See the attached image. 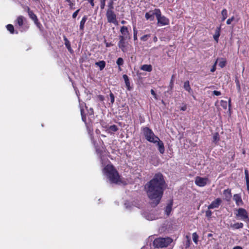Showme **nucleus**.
Instances as JSON below:
<instances>
[{
	"label": "nucleus",
	"instance_id": "1",
	"mask_svg": "<svg viewBox=\"0 0 249 249\" xmlns=\"http://www.w3.org/2000/svg\"><path fill=\"white\" fill-rule=\"evenodd\" d=\"M165 187V181L161 173L156 174L145 185L144 189L152 206L155 207L160 203Z\"/></svg>",
	"mask_w": 249,
	"mask_h": 249
},
{
	"label": "nucleus",
	"instance_id": "2",
	"mask_svg": "<svg viewBox=\"0 0 249 249\" xmlns=\"http://www.w3.org/2000/svg\"><path fill=\"white\" fill-rule=\"evenodd\" d=\"M104 174L112 183L120 184L121 182L118 172L112 165H107L103 170Z\"/></svg>",
	"mask_w": 249,
	"mask_h": 249
},
{
	"label": "nucleus",
	"instance_id": "3",
	"mask_svg": "<svg viewBox=\"0 0 249 249\" xmlns=\"http://www.w3.org/2000/svg\"><path fill=\"white\" fill-rule=\"evenodd\" d=\"M142 132L145 139L150 142L156 143V142L159 140V137L156 136L153 131L149 127H143L142 128Z\"/></svg>",
	"mask_w": 249,
	"mask_h": 249
},
{
	"label": "nucleus",
	"instance_id": "4",
	"mask_svg": "<svg viewBox=\"0 0 249 249\" xmlns=\"http://www.w3.org/2000/svg\"><path fill=\"white\" fill-rule=\"evenodd\" d=\"M170 238H159L154 240L153 245L156 248H164L167 247L171 242Z\"/></svg>",
	"mask_w": 249,
	"mask_h": 249
},
{
	"label": "nucleus",
	"instance_id": "5",
	"mask_svg": "<svg viewBox=\"0 0 249 249\" xmlns=\"http://www.w3.org/2000/svg\"><path fill=\"white\" fill-rule=\"evenodd\" d=\"M155 14L158 25L160 26H165L169 24V19L165 16L161 15L160 9L156 10Z\"/></svg>",
	"mask_w": 249,
	"mask_h": 249
},
{
	"label": "nucleus",
	"instance_id": "6",
	"mask_svg": "<svg viewBox=\"0 0 249 249\" xmlns=\"http://www.w3.org/2000/svg\"><path fill=\"white\" fill-rule=\"evenodd\" d=\"M235 215L238 219L244 221H249V218L247 211L244 208H239L237 210Z\"/></svg>",
	"mask_w": 249,
	"mask_h": 249
},
{
	"label": "nucleus",
	"instance_id": "7",
	"mask_svg": "<svg viewBox=\"0 0 249 249\" xmlns=\"http://www.w3.org/2000/svg\"><path fill=\"white\" fill-rule=\"evenodd\" d=\"M106 16L108 22L112 23L117 25L118 23L116 19V16L113 10H107Z\"/></svg>",
	"mask_w": 249,
	"mask_h": 249
},
{
	"label": "nucleus",
	"instance_id": "8",
	"mask_svg": "<svg viewBox=\"0 0 249 249\" xmlns=\"http://www.w3.org/2000/svg\"><path fill=\"white\" fill-rule=\"evenodd\" d=\"M127 36H120L119 42L118 43V46L121 49L123 52H126L127 51V42H125V39Z\"/></svg>",
	"mask_w": 249,
	"mask_h": 249
},
{
	"label": "nucleus",
	"instance_id": "9",
	"mask_svg": "<svg viewBox=\"0 0 249 249\" xmlns=\"http://www.w3.org/2000/svg\"><path fill=\"white\" fill-rule=\"evenodd\" d=\"M195 181L197 186L199 187H204L207 184L208 181V179L206 178H202L197 176L195 178Z\"/></svg>",
	"mask_w": 249,
	"mask_h": 249
},
{
	"label": "nucleus",
	"instance_id": "10",
	"mask_svg": "<svg viewBox=\"0 0 249 249\" xmlns=\"http://www.w3.org/2000/svg\"><path fill=\"white\" fill-rule=\"evenodd\" d=\"M27 11L28 13V15L30 18H31L35 22V23L38 26L39 24L38 22V20L36 16L33 13L32 11L30 10V9L29 7H27Z\"/></svg>",
	"mask_w": 249,
	"mask_h": 249
},
{
	"label": "nucleus",
	"instance_id": "11",
	"mask_svg": "<svg viewBox=\"0 0 249 249\" xmlns=\"http://www.w3.org/2000/svg\"><path fill=\"white\" fill-rule=\"evenodd\" d=\"M160 9H155L153 11H150L145 13V18L146 19H150L152 21L154 19V16H156V11L159 10Z\"/></svg>",
	"mask_w": 249,
	"mask_h": 249
},
{
	"label": "nucleus",
	"instance_id": "12",
	"mask_svg": "<svg viewBox=\"0 0 249 249\" xmlns=\"http://www.w3.org/2000/svg\"><path fill=\"white\" fill-rule=\"evenodd\" d=\"M221 203V200L219 198H217L215 200L213 201L211 204L208 206L209 209H212L217 208L219 207Z\"/></svg>",
	"mask_w": 249,
	"mask_h": 249
},
{
	"label": "nucleus",
	"instance_id": "13",
	"mask_svg": "<svg viewBox=\"0 0 249 249\" xmlns=\"http://www.w3.org/2000/svg\"><path fill=\"white\" fill-rule=\"evenodd\" d=\"M156 143L157 146H158V150L160 154H163L165 151V148L164 146L163 142L160 140L159 138V140L156 142Z\"/></svg>",
	"mask_w": 249,
	"mask_h": 249
},
{
	"label": "nucleus",
	"instance_id": "14",
	"mask_svg": "<svg viewBox=\"0 0 249 249\" xmlns=\"http://www.w3.org/2000/svg\"><path fill=\"white\" fill-rule=\"evenodd\" d=\"M233 199L237 206H241L243 204L241 196L239 194H235L233 196Z\"/></svg>",
	"mask_w": 249,
	"mask_h": 249
},
{
	"label": "nucleus",
	"instance_id": "15",
	"mask_svg": "<svg viewBox=\"0 0 249 249\" xmlns=\"http://www.w3.org/2000/svg\"><path fill=\"white\" fill-rule=\"evenodd\" d=\"M223 195L227 201H230L231 197V190L230 189H226L223 191Z\"/></svg>",
	"mask_w": 249,
	"mask_h": 249
},
{
	"label": "nucleus",
	"instance_id": "16",
	"mask_svg": "<svg viewBox=\"0 0 249 249\" xmlns=\"http://www.w3.org/2000/svg\"><path fill=\"white\" fill-rule=\"evenodd\" d=\"M25 19L24 17L22 16H19L17 18V20L15 21L16 24H18L19 27H21L23 25Z\"/></svg>",
	"mask_w": 249,
	"mask_h": 249
},
{
	"label": "nucleus",
	"instance_id": "17",
	"mask_svg": "<svg viewBox=\"0 0 249 249\" xmlns=\"http://www.w3.org/2000/svg\"><path fill=\"white\" fill-rule=\"evenodd\" d=\"M123 77L124 81V82H125L126 87L127 89V90H130L131 89V88L130 87V84L128 77L127 76V75L124 74V75H123Z\"/></svg>",
	"mask_w": 249,
	"mask_h": 249
},
{
	"label": "nucleus",
	"instance_id": "18",
	"mask_svg": "<svg viewBox=\"0 0 249 249\" xmlns=\"http://www.w3.org/2000/svg\"><path fill=\"white\" fill-rule=\"evenodd\" d=\"M220 27H217L215 31V33L213 36L214 40H215L217 42L218 41V38L220 36Z\"/></svg>",
	"mask_w": 249,
	"mask_h": 249
},
{
	"label": "nucleus",
	"instance_id": "19",
	"mask_svg": "<svg viewBox=\"0 0 249 249\" xmlns=\"http://www.w3.org/2000/svg\"><path fill=\"white\" fill-rule=\"evenodd\" d=\"M231 227L234 229H239L243 227V224L242 223L236 222L233 224H231Z\"/></svg>",
	"mask_w": 249,
	"mask_h": 249
},
{
	"label": "nucleus",
	"instance_id": "20",
	"mask_svg": "<svg viewBox=\"0 0 249 249\" xmlns=\"http://www.w3.org/2000/svg\"><path fill=\"white\" fill-rule=\"evenodd\" d=\"M87 20V17L86 16H84L80 23V30L83 31L84 28V25Z\"/></svg>",
	"mask_w": 249,
	"mask_h": 249
},
{
	"label": "nucleus",
	"instance_id": "21",
	"mask_svg": "<svg viewBox=\"0 0 249 249\" xmlns=\"http://www.w3.org/2000/svg\"><path fill=\"white\" fill-rule=\"evenodd\" d=\"M120 32L122 35H123V36H126L127 35H128V28L126 26H123L121 28Z\"/></svg>",
	"mask_w": 249,
	"mask_h": 249
},
{
	"label": "nucleus",
	"instance_id": "22",
	"mask_svg": "<svg viewBox=\"0 0 249 249\" xmlns=\"http://www.w3.org/2000/svg\"><path fill=\"white\" fill-rule=\"evenodd\" d=\"M141 70L144 71L150 72L152 71V66L150 65H143L141 67Z\"/></svg>",
	"mask_w": 249,
	"mask_h": 249
},
{
	"label": "nucleus",
	"instance_id": "23",
	"mask_svg": "<svg viewBox=\"0 0 249 249\" xmlns=\"http://www.w3.org/2000/svg\"><path fill=\"white\" fill-rule=\"evenodd\" d=\"M95 65L100 68L101 71L104 69L106 66V62L104 61H100L95 63Z\"/></svg>",
	"mask_w": 249,
	"mask_h": 249
},
{
	"label": "nucleus",
	"instance_id": "24",
	"mask_svg": "<svg viewBox=\"0 0 249 249\" xmlns=\"http://www.w3.org/2000/svg\"><path fill=\"white\" fill-rule=\"evenodd\" d=\"M172 205H173L172 202H170L166 207V208L165 210V212L167 214V215H169L171 212Z\"/></svg>",
	"mask_w": 249,
	"mask_h": 249
},
{
	"label": "nucleus",
	"instance_id": "25",
	"mask_svg": "<svg viewBox=\"0 0 249 249\" xmlns=\"http://www.w3.org/2000/svg\"><path fill=\"white\" fill-rule=\"evenodd\" d=\"M183 87L184 89L189 92H191L192 91L191 88L190 86L189 82L188 81H186L184 82Z\"/></svg>",
	"mask_w": 249,
	"mask_h": 249
},
{
	"label": "nucleus",
	"instance_id": "26",
	"mask_svg": "<svg viewBox=\"0 0 249 249\" xmlns=\"http://www.w3.org/2000/svg\"><path fill=\"white\" fill-rule=\"evenodd\" d=\"M222 21H224L228 17V12L226 9H223L221 12Z\"/></svg>",
	"mask_w": 249,
	"mask_h": 249
},
{
	"label": "nucleus",
	"instance_id": "27",
	"mask_svg": "<svg viewBox=\"0 0 249 249\" xmlns=\"http://www.w3.org/2000/svg\"><path fill=\"white\" fill-rule=\"evenodd\" d=\"M64 40L65 41V45H66L69 51H71V44L70 41L65 36H64Z\"/></svg>",
	"mask_w": 249,
	"mask_h": 249
},
{
	"label": "nucleus",
	"instance_id": "28",
	"mask_svg": "<svg viewBox=\"0 0 249 249\" xmlns=\"http://www.w3.org/2000/svg\"><path fill=\"white\" fill-rule=\"evenodd\" d=\"M65 1L69 3V5L71 9H74V6L75 5V2L74 1H72L71 0H65Z\"/></svg>",
	"mask_w": 249,
	"mask_h": 249
},
{
	"label": "nucleus",
	"instance_id": "29",
	"mask_svg": "<svg viewBox=\"0 0 249 249\" xmlns=\"http://www.w3.org/2000/svg\"><path fill=\"white\" fill-rule=\"evenodd\" d=\"M7 29L10 32L11 34H14V26L12 24H8L6 26Z\"/></svg>",
	"mask_w": 249,
	"mask_h": 249
},
{
	"label": "nucleus",
	"instance_id": "30",
	"mask_svg": "<svg viewBox=\"0 0 249 249\" xmlns=\"http://www.w3.org/2000/svg\"><path fill=\"white\" fill-rule=\"evenodd\" d=\"M113 3L114 1H112V0H109V2L107 4L108 8L107 10H113L114 8Z\"/></svg>",
	"mask_w": 249,
	"mask_h": 249
},
{
	"label": "nucleus",
	"instance_id": "31",
	"mask_svg": "<svg viewBox=\"0 0 249 249\" xmlns=\"http://www.w3.org/2000/svg\"><path fill=\"white\" fill-rule=\"evenodd\" d=\"M118 128L116 125H112L109 126V130L113 132H116L118 130Z\"/></svg>",
	"mask_w": 249,
	"mask_h": 249
},
{
	"label": "nucleus",
	"instance_id": "32",
	"mask_svg": "<svg viewBox=\"0 0 249 249\" xmlns=\"http://www.w3.org/2000/svg\"><path fill=\"white\" fill-rule=\"evenodd\" d=\"M193 241L196 243V244H197V241H198V235L196 234V232H194L193 233Z\"/></svg>",
	"mask_w": 249,
	"mask_h": 249
},
{
	"label": "nucleus",
	"instance_id": "33",
	"mask_svg": "<svg viewBox=\"0 0 249 249\" xmlns=\"http://www.w3.org/2000/svg\"><path fill=\"white\" fill-rule=\"evenodd\" d=\"M133 34H134V36H133V37H134V40H137V33H138V31L136 28L135 26H134L133 27Z\"/></svg>",
	"mask_w": 249,
	"mask_h": 249
},
{
	"label": "nucleus",
	"instance_id": "34",
	"mask_svg": "<svg viewBox=\"0 0 249 249\" xmlns=\"http://www.w3.org/2000/svg\"><path fill=\"white\" fill-rule=\"evenodd\" d=\"M116 63L119 66L123 65L124 64L123 59L121 57L118 58L117 60Z\"/></svg>",
	"mask_w": 249,
	"mask_h": 249
},
{
	"label": "nucleus",
	"instance_id": "35",
	"mask_svg": "<svg viewBox=\"0 0 249 249\" xmlns=\"http://www.w3.org/2000/svg\"><path fill=\"white\" fill-rule=\"evenodd\" d=\"M219 140V137L218 133H215L213 136V141L214 142H217Z\"/></svg>",
	"mask_w": 249,
	"mask_h": 249
},
{
	"label": "nucleus",
	"instance_id": "36",
	"mask_svg": "<svg viewBox=\"0 0 249 249\" xmlns=\"http://www.w3.org/2000/svg\"><path fill=\"white\" fill-rule=\"evenodd\" d=\"M220 105L223 108L226 109L227 107V102L226 101L221 100Z\"/></svg>",
	"mask_w": 249,
	"mask_h": 249
},
{
	"label": "nucleus",
	"instance_id": "37",
	"mask_svg": "<svg viewBox=\"0 0 249 249\" xmlns=\"http://www.w3.org/2000/svg\"><path fill=\"white\" fill-rule=\"evenodd\" d=\"M150 35H144V36H142L141 37V40L143 41H146L147 40L148 37H150Z\"/></svg>",
	"mask_w": 249,
	"mask_h": 249
},
{
	"label": "nucleus",
	"instance_id": "38",
	"mask_svg": "<svg viewBox=\"0 0 249 249\" xmlns=\"http://www.w3.org/2000/svg\"><path fill=\"white\" fill-rule=\"evenodd\" d=\"M218 65L221 68L224 67L226 65V61L223 59L220 60Z\"/></svg>",
	"mask_w": 249,
	"mask_h": 249
},
{
	"label": "nucleus",
	"instance_id": "39",
	"mask_svg": "<svg viewBox=\"0 0 249 249\" xmlns=\"http://www.w3.org/2000/svg\"><path fill=\"white\" fill-rule=\"evenodd\" d=\"M109 96H110V98L111 103L113 104L114 102V100H115L114 96L113 93H110V94H109Z\"/></svg>",
	"mask_w": 249,
	"mask_h": 249
},
{
	"label": "nucleus",
	"instance_id": "40",
	"mask_svg": "<svg viewBox=\"0 0 249 249\" xmlns=\"http://www.w3.org/2000/svg\"><path fill=\"white\" fill-rule=\"evenodd\" d=\"M234 19V17H232L231 18H229L227 20V24L229 25L231 23V22Z\"/></svg>",
	"mask_w": 249,
	"mask_h": 249
},
{
	"label": "nucleus",
	"instance_id": "41",
	"mask_svg": "<svg viewBox=\"0 0 249 249\" xmlns=\"http://www.w3.org/2000/svg\"><path fill=\"white\" fill-rule=\"evenodd\" d=\"M212 212L210 211V210H207L206 212V216L207 217H210L212 215Z\"/></svg>",
	"mask_w": 249,
	"mask_h": 249
},
{
	"label": "nucleus",
	"instance_id": "42",
	"mask_svg": "<svg viewBox=\"0 0 249 249\" xmlns=\"http://www.w3.org/2000/svg\"><path fill=\"white\" fill-rule=\"evenodd\" d=\"M217 61H216L214 64V65H213L212 68L211 69V72H214L215 70H216V64H217Z\"/></svg>",
	"mask_w": 249,
	"mask_h": 249
},
{
	"label": "nucleus",
	"instance_id": "43",
	"mask_svg": "<svg viewBox=\"0 0 249 249\" xmlns=\"http://www.w3.org/2000/svg\"><path fill=\"white\" fill-rule=\"evenodd\" d=\"M106 5V2L100 1V8L101 9H104Z\"/></svg>",
	"mask_w": 249,
	"mask_h": 249
},
{
	"label": "nucleus",
	"instance_id": "44",
	"mask_svg": "<svg viewBox=\"0 0 249 249\" xmlns=\"http://www.w3.org/2000/svg\"><path fill=\"white\" fill-rule=\"evenodd\" d=\"M79 11H80V9H78V10H77L75 12H74L73 13V14H72V18H75L77 17V15H78V12H79Z\"/></svg>",
	"mask_w": 249,
	"mask_h": 249
},
{
	"label": "nucleus",
	"instance_id": "45",
	"mask_svg": "<svg viewBox=\"0 0 249 249\" xmlns=\"http://www.w3.org/2000/svg\"><path fill=\"white\" fill-rule=\"evenodd\" d=\"M213 95H216V96H219L221 94L220 91H216V90L213 91Z\"/></svg>",
	"mask_w": 249,
	"mask_h": 249
},
{
	"label": "nucleus",
	"instance_id": "46",
	"mask_svg": "<svg viewBox=\"0 0 249 249\" xmlns=\"http://www.w3.org/2000/svg\"><path fill=\"white\" fill-rule=\"evenodd\" d=\"M146 219L148 220H153L155 219V217H153V216L152 215H148L147 217H146Z\"/></svg>",
	"mask_w": 249,
	"mask_h": 249
},
{
	"label": "nucleus",
	"instance_id": "47",
	"mask_svg": "<svg viewBox=\"0 0 249 249\" xmlns=\"http://www.w3.org/2000/svg\"><path fill=\"white\" fill-rule=\"evenodd\" d=\"M245 178H249V172L247 169L245 170Z\"/></svg>",
	"mask_w": 249,
	"mask_h": 249
},
{
	"label": "nucleus",
	"instance_id": "48",
	"mask_svg": "<svg viewBox=\"0 0 249 249\" xmlns=\"http://www.w3.org/2000/svg\"><path fill=\"white\" fill-rule=\"evenodd\" d=\"M81 114L82 115V119L84 122H86V117L83 116V110L81 109Z\"/></svg>",
	"mask_w": 249,
	"mask_h": 249
},
{
	"label": "nucleus",
	"instance_id": "49",
	"mask_svg": "<svg viewBox=\"0 0 249 249\" xmlns=\"http://www.w3.org/2000/svg\"><path fill=\"white\" fill-rule=\"evenodd\" d=\"M180 109L181 110H182V111L186 110L187 109L186 105H184L183 106L181 107Z\"/></svg>",
	"mask_w": 249,
	"mask_h": 249
},
{
	"label": "nucleus",
	"instance_id": "50",
	"mask_svg": "<svg viewBox=\"0 0 249 249\" xmlns=\"http://www.w3.org/2000/svg\"><path fill=\"white\" fill-rule=\"evenodd\" d=\"M151 93L154 96L155 98L156 99V94L153 89L151 90Z\"/></svg>",
	"mask_w": 249,
	"mask_h": 249
},
{
	"label": "nucleus",
	"instance_id": "51",
	"mask_svg": "<svg viewBox=\"0 0 249 249\" xmlns=\"http://www.w3.org/2000/svg\"><path fill=\"white\" fill-rule=\"evenodd\" d=\"M169 88L170 89H172L173 87V82H170V85H169Z\"/></svg>",
	"mask_w": 249,
	"mask_h": 249
},
{
	"label": "nucleus",
	"instance_id": "52",
	"mask_svg": "<svg viewBox=\"0 0 249 249\" xmlns=\"http://www.w3.org/2000/svg\"><path fill=\"white\" fill-rule=\"evenodd\" d=\"M93 0H89V3H90V4L91 5V6H92V7H93V6H94V5Z\"/></svg>",
	"mask_w": 249,
	"mask_h": 249
},
{
	"label": "nucleus",
	"instance_id": "53",
	"mask_svg": "<svg viewBox=\"0 0 249 249\" xmlns=\"http://www.w3.org/2000/svg\"><path fill=\"white\" fill-rule=\"evenodd\" d=\"M247 186H249V178L246 179Z\"/></svg>",
	"mask_w": 249,
	"mask_h": 249
},
{
	"label": "nucleus",
	"instance_id": "54",
	"mask_svg": "<svg viewBox=\"0 0 249 249\" xmlns=\"http://www.w3.org/2000/svg\"><path fill=\"white\" fill-rule=\"evenodd\" d=\"M247 186H249V178L246 179Z\"/></svg>",
	"mask_w": 249,
	"mask_h": 249
},
{
	"label": "nucleus",
	"instance_id": "55",
	"mask_svg": "<svg viewBox=\"0 0 249 249\" xmlns=\"http://www.w3.org/2000/svg\"><path fill=\"white\" fill-rule=\"evenodd\" d=\"M233 249H242V248L240 246H236L234 247Z\"/></svg>",
	"mask_w": 249,
	"mask_h": 249
},
{
	"label": "nucleus",
	"instance_id": "56",
	"mask_svg": "<svg viewBox=\"0 0 249 249\" xmlns=\"http://www.w3.org/2000/svg\"><path fill=\"white\" fill-rule=\"evenodd\" d=\"M237 87H238V90H240V85H239V82H237Z\"/></svg>",
	"mask_w": 249,
	"mask_h": 249
},
{
	"label": "nucleus",
	"instance_id": "57",
	"mask_svg": "<svg viewBox=\"0 0 249 249\" xmlns=\"http://www.w3.org/2000/svg\"><path fill=\"white\" fill-rule=\"evenodd\" d=\"M153 40L154 42H157V40H158V38L157 37L155 36H154V38H153Z\"/></svg>",
	"mask_w": 249,
	"mask_h": 249
},
{
	"label": "nucleus",
	"instance_id": "58",
	"mask_svg": "<svg viewBox=\"0 0 249 249\" xmlns=\"http://www.w3.org/2000/svg\"><path fill=\"white\" fill-rule=\"evenodd\" d=\"M110 45H111V44H109V43H107L106 44V46H107V47H109Z\"/></svg>",
	"mask_w": 249,
	"mask_h": 249
},
{
	"label": "nucleus",
	"instance_id": "59",
	"mask_svg": "<svg viewBox=\"0 0 249 249\" xmlns=\"http://www.w3.org/2000/svg\"><path fill=\"white\" fill-rule=\"evenodd\" d=\"M125 22H126V21H124V20H122V21H121V23H122V24H125Z\"/></svg>",
	"mask_w": 249,
	"mask_h": 249
},
{
	"label": "nucleus",
	"instance_id": "60",
	"mask_svg": "<svg viewBox=\"0 0 249 249\" xmlns=\"http://www.w3.org/2000/svg\"><path fill=\"white\" fill-rule=\"evenodd\" d=\"M170 82H173V76H172V78H171V80Z\"/></svg>",
	"mask_w": 249,
	"mask_h": 249
},
{
	"label": "nucleus",
	"instance_id": "61",
	"mask_svg": "<svg viewBox=\"0 0 249 249\" xmlns=\"http://www.w3.org/2000/svg\"><path fill=\"white\" fill-rule=\"evenodd\" d=\"M106 0H100V1H103V2L105 1L106 2Z\"/></svg>",
	"mask_w": 249,
	"mask_h": 249
},
{
	"label": "nucleus",
	"instance_id": "62",
	"mask_svg": "<svg viewBox=\"0 0 249 249\" xmlns=\"http://www.w3.org/2000/svg\"><path fill=\"white\" fill-rule=\"evenodd\" d=\"M247 188L248 191H249V186H247Z\"/></svg>",
	"mask_w": 249,
	"mask_h": 249
},
{
	"label": "nucleus",
	"instance_id": "63",
	"mask_svg": "<svg viewBox=\"0 0 249 249\" xmlns=\"http://www.w3.org/2000/svg\"><path fill=\"white\" fill-rule=\"evenodd\" d=\"M212 236V234H209L208 235V236H209V237H210V236Z\"/></svg>",
	"mask_w": 249,
	"mask_h": 249
}]
</instances>
